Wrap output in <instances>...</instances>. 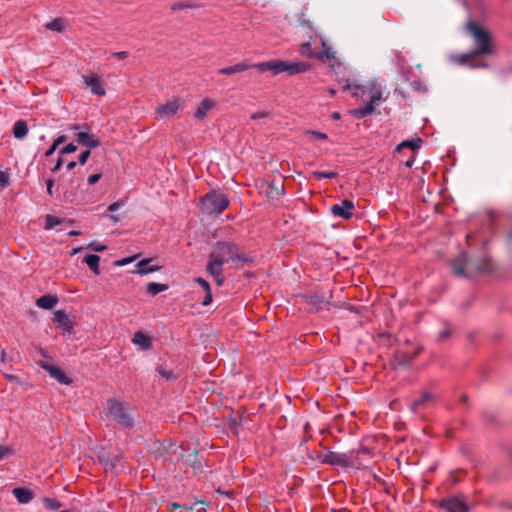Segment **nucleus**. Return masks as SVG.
I'll return each mask as SVG.
<instances>
[{"instance_id": "nucleus-1", "label": "nucleus", "mask_w": 512, "mask_h": 512, "mask_svg": "<svg viewBox=\"0 0 512 512\" xmlns=\"http://www.w3.org/2000/svg\"><path fill=\"white\" fill-rule=\"evenodd\" d=\"M236 253V244L232 241H218L212 246L206 272L211 275L218 286H222L225 280L223 265L232 261Z\"/></svg>"}, {"instance_id": "nucleus-2", "label": "nucleus", "mask_w": 512, "mask_h": 512, "mask_svg": "<svg viewBox=\"0 0 512 512\" xmlns=\"http://www.w3.org/2000/svg\"><path fill=\"white\" fill-rule=\"evenodd\" d=\"M474 48L458 57V63L472 68L487 67L488 65L477 58L495 53L493 34H471Z\"/></svg>"}, {"instance_id": "nucleus-3", "label": "nucleus", "mask_w": 512, "mask_h": 512, "mask_svg": "<svg viewBox=\"0 0 512 512\" xmlns=\"http://www.w3.org/2000/svg\"><path fill=\"white\" fill-rule=\"evenodd\" d=\"M253 67L261 72L270 71L273 75L286 72L290 76L305 73L311 69V65L306 62H290L284 60H270L254 63Z\"/></svg>"}, {"instance_id": "nucleus-4", "label": "nucleus", "mask_w": 512, "mask_h": 512, "mask_svg": "<svg viewBox=\"0 0 512 512\" xmlns=\"http://www.w3.org/2000/svg\"><path fill=\"white\" fill-rule=\"evenodd\" d=\"M325 452L309 454L310 459L317 460L321 464L340 466V467H353L355 465V451L351 450L346 453L333 452L324 448Z\"/></svg>"}, {"instance_id": "nucleus-5", "label": "nucleus", "mask_w": 512, "mask_h": 512, "mask_svg": "<svg viewBox=\"0 0 512 512\" xmlns=\"http://www.w3.org/2000/svg\"><path fill=\"white\" fill-rule=\"evenodd\" d=\"M230 205L228 197L215 190H211L201 198V210L204 214L219 215Z\"/></svg>"}, {"instance_id": "nucleus-6", "label": "nucleus", "mask_w": 512, "mask_h": 512, "mask_svg": "<svg viewBox=\"0 0 512 512\" xmlns=\"http://www.w3.org/2000/svg\"><path fill=\"white\" fill-rule=\"evenodd\" d=\"M108 415L124 428H132L135 424L133 416L130 415L128 405L116 398L107 400Z\"/></svg>"}, {"instance_id": "nucleus-7", "label": "nucleus", "mask_w": 512, "mask_h": 512, "mask_svg": "<svg viewBox=\"0 0 512 512\" xmlns=\"http://www.w3.org/2000/svg\"><path fill=\"white\" fill-rule=\"evenodd\" d=\"M437 507L446 512H470L473 506L468 503L464 494L458 493L439 500Z\"/></svg>"}, {"instance_id": "nucleus-8", "label": "nucleus", "mask_w": 512, "mask_h": 512, "mask_svg": "<svg viewBox=\"0 0 512 512\" xmlns=\"http://www.w3.org/2000/svg\"><path fill=\"white\" fill-rule=\"evenodd\" d=\"M298 297L308 305L309 312L316 313L330 304L332 292L328 291L327 293H319L318 291H315L312 293H301Z\"/></svg>"}, {"instance_id": "nucleus-9", "label": "nucleus", "mask_w": 512, "mask_h": 512, "mask_svg": "<svg viewBox=\"0 0 512 512\" xmlns=\"http://www.w3.org/2000/svg\"><path fill=\"white\" fill-rule=\"evenodd\" d=\"M329 62L330 72L335 76L336 81L339 84L343 85V90H352L359 89L360 86L356 84H352L350 82V77L347 75V69L343 65V63L336 58L334 55V59H331Z\"/></svg>"}, {"instance_id": "nucleus-10", "label": "nucleus", "mask_w": 512, "mask_h": 512, "mask_svg": "<svg viewBox=\"0 0 512 512\" xmlns=\"http://www.w3.org/2000/svg\"><path fill=\"white\" fill-rule=\"evenodd\" d=\"M320 41L323 47L322 51L315 52L311 47V42H306L301 44L299 48L300 54L304 57L320 61H330L331 59H334V51H332L323 38H321Z\"/></svg>"}, {"instance_id": "nucleus-11", "label": "nucleus", "mask_w": 512, "mask_h": 512, "mask_svg": "<svg viewBox=\"0 0 512 512\" xmlns=\"http://www.w3.org/2000/svg\"><path fill=\"white\" fill-rule=\"evenodd\" d=\"M176 360L170 357L169 362L165 361L156 366L155 371L167 382H175L184 373V368L175 365Z\"/></svg>"}, {"instance_id": "nucleus-12", "label": "nucleus", "mask_w": 512, "mask_h": 512, "mask_svg": "<svg viewBox=\"0 0 512 512\" xmlns=\"http://www.w3.org/2000/svg\"><path fill=\"white\" fill-rule=\"evenodd\" d=\"M81 179L72 173L66 180H64L57 190L61 189L64 201L74 203L77 200V192L80 188Z\"/></svg>"}, {"instance_id": "nucleus-13", "label": "nucleus", "mask_w": 512, "mask_h": 512, "mask_svg": "<svg viewBox=\"0 0 512 512\" xmlns=\"http://www.w3.org/2000/svg\"><path fill=\"white\" fill-rule=\"evenodd\" d=\"M80 128V124H74L70 127V129L75 132L77 144L87 147L88 149L97 148L101 145L100 138L97 135L87 131H79Z\"/></svg>"}, {"instance_id": "nucleus-14", "label": "nucleus", "mask_w": 512, "mask_h": 512, "mask_svg": "<svg viewBox=\"0 0 512 512\" xmlns=\"http://www.w3.org/2000/svg\"><path fill=\"white\" fill-rule=\"evenodd\" d=\"M354 209L355 205L353 201L344 199L341 201V203L332 205L330 211L335 217L350 219L353 216Z\"/></svg>"}, {"instance_id": "nucleus-15", "label": "nucleus", "mask_w": 512, "mask_h": 512, "mask_svg": "<svg viewBox=\"0 0 512 512\" xmlns=\"http://www.w3.org/2000/svg\"><path fill=\"white\" fill-rule=\"evenodd\" d=\"M53 324L61 328L64 333L71 334L74 329V323L64 310H57L53 313Z\"/></svg>"}, {"instance_id": "nucleus-16", "label": "nucleus", "mask_w": 512, "mask_h": 512, "mask_svg": "<svg viewBox=\"0 0 512 512\" xmlns=\"http://www.w3.org/2000/svg\"><path fill=\"white\" fill-rule=\"evenodd\" d=\"M40 367L49 373V375L56 379L60 384L69 385L72 380L66 375V373L59 368L58 366H55L53 364H50L46 361H40L39 362Z\"/></svg>"}, {"instance_id": "nucleus-17", "label": "nucleus", "mask_w": 512, "mask_h": 512, "mask_svg": "<svg viewBox=\"0 0 512 512\" xmlns=\"http://www.w3.org/2000/svg\"><path fill=\"white\" fill-rule=\"evenodd\" d=\"M421 350V348H418L411 353L403 350H397L393 356V365L409 366L414 361V359L420 354Z\"/></svg>"}, {"instance_id": "nucleus-18", "label": "nucleus", "mask_w": 512, "mask_h": 512, "mask_svg": "<svg viewBox=\"0 0 512 512\" xmlns=\"http://www.w3.org/2000/svg\"><path fill=\"white\" fill-rule=\"evenodd\" d=\"M468 266V254L466 252H461L455 259L451 262V267L454 275L462 278L468 277L466 273V267Z\"/></svg>"}, {"instance_id": "nucleus-19", "label": "nucleus", "mask_w": 512, "mask_h": 512, "mask_svg": "<svg viewBox=\"0 0 512 512\" xmlns=\"http://www.w3.org/2000/svg\"><path fill=\"white\" fill-rule=\"evenodd\" d=\"M436 400V396L429 391H422L419 398L415 399L411 405L410 410L413 413H417L420 409L428 406L430 403Z\"/></svg>"}, {"instance_id": "nucleus-20", "label": "nucleus", "mask_w": 512, "mask_h": 512, "mask_svg": "<svg viewBox=\"0 0 512 512\" xmlns=\"http://www.w3.org/2000/svg\"><path fill=\"white\" fill-rule=\"evenodd\" d=\"M180 107H181L180 100L173 99V100L166 102L163 105H160L156 111L161 117L170 118L178 112Z\"/></svg>"}, {"instance_id": "nucleus-21", "label": "nucleus", "mask_w": 512, "mask_h": 512, "mask_svg": "<svg viewBox=\"0 0 512 512\" xmlns=\"http://www.w3.org/2000/svg\"><path fill=\"white\" fill-rule=\"evenodd\" d=\"M84 83L91 88V92L98 96L105 95L106 91L103 84L97 75L86 76L83 75Z\"/></svg>"}, {"instance_id": "nucleus-22", "label": "nucleus", "mask_w": 512, "mask_h": 512, "mask_svg": "<svg viewBox=\"0 0 512 512\" xmlns=\"http://www.w3.org/2000/svg\"><path fill=\"white\" fill-rule=\"evenodd\" d=\"M254 68L252 63H249L247 60L239 62L235 65L220 68L217 70V74L219 75H232L235 73L243 72L248 69Z\"/></svg>"}, {"instance_id": "nucleus-23", "label": "nucleus", "mask_w": 512, "mask_h": 512, "mask_svg": "<svg viewBox=\"0 0 512 512\" xmlns=\"http://www.w3.org/2000/svg\"><path fill=\"white\" fill-rule=\"evenodd\" d=\"M453 333V325L449 321L443 320L441 322V328L436 335V341L438 343L445 342L452 337Z\"/></svg>"}, {"instance_id": "nucleus-24", "label": "nucleus", "mask_w": 512, "mask_h": 512, "mask_svg": "<svg viewBox=\"0 0 512 512\" xmlns=\"http://www.w3.org/2000/svg\"><path fill=\"white\" fill-rule=\"evenodd\" d=\"M215 106V102L212 99L205 98L203 99L196 111L194 112V117L198 120H202L206 117L207 113Z\"/></svg>"}, {"instance_id": "nucleus-25", "label": "nucleus", "mask_w": 512, "mask_h": 512, "mask_svg": "<svg viewBox=\"0 0 512 512\" xmlns=\"http://www.w3.org/2000/svg\"><path fill=\"white\" fill-rule=\"evenodd\" d=\"M132 342L136 345H139L142 350H149L152 347L151 337L142 331H137L134 333Z\"/></svg>"}, {"instance_id": "nucleus-26", "label": "nucleus", "mask_w": 512, "mask_h": 512, "mask_svg": "<svg viewBox=\"0 0 512 512\" xmlns=\"http://www.w3.org/2000/svg\"><path fill=\"white\" fill-rule=\"evenodd\" d=\"M13 495L22 504L29 503L34 498V492L28 488L18 487L13 489Z\"/></svg>"}, {"instance_id": "nucleus-27", "label": "nucleus", "mask_w": 512, "mask_h": 512, "mask_svg": "<svg viewBox=\"0 0 512 512\" xmlns=\"http://www.w3.org/2000/svg\"><path fill=\"white\" fill-rule=\"evenodd\" d=\"M152 259H143L136 264L137 269L134 273H138L140 275H146L149 273L156 272L160 269L158 265H150Z\"/></svg>"}, {"instance_id": "nucleus-28", "label": "nucleus", "mask_w": 512, "mask_h": 512, "mask_svg": "<svg viewBox=\"0 0 512 512\" xmlns=\"http://www.w3.org/2000/svg\"><path fill=\"white\" fill-rule=\"evenodd\" d=\"M473 268L477 273L483 274L492 272L494 266L492 263V259L486 256L479 259L475 264H473Z\"/></svg>"}, {"instance_id": "nucleus-29", "label": "nucleus", "mask_w": 512, "mask_h": 512, "mask_svg": "<svg viewBox=\"0 0 512 512\" xmlns=\"http://www.w3.org/2000/svg\"><path fill=\"white\" fill-rule=\"evenodd\" d=\"M58 303V297L56 295H43L36 300V305L39 308L50 310Z\"/></svg>"}, {"instance_id": "nucleus-30", "label": "nucleus", "mask_w": 512, "mask_h": 512, "mask_svg": "<svg viewBox=\"0 0 512 512\" xmlns=\"http://www.w3.org/2000/svg\"><path fill=\"white\" fill-rule=\"evenodd\" d=\"M45 28L52 31L61 32L69 28L68 22L64 18H55L45 24Z\"/></svg>"}, {"instance_id": "nucleus-31", "label": "nucleus", "mask_w": 512, "mask_h": 512, "mask_svg": "<svg viewBox=\"0 0 512 512\" xmlns=\"http://www.w3.org/2000/svg\"><path fill=\"white\" fill-rule=\"evenodd\" d=\"M375 107L371 103H366L363 107L355 108L350 111V114L356 119H363L366 116L372 114Z\"/></svg>"}, {"instance_id": "nucleus-32", "label": "nucleus", "mask_w": 512, "mask_h": 512, "mask_svg": "<svg viewBox=\"0 0 512 512\" xmlns=\"http://www.w3.org/2000/svg\"><path fill=\"white\" fill-rule=\"evenodd\" d=\"M185 462L191 466L195 471L202 472L203 464L198 458V451L196 449L185 457Z\"/></svg>"}, {"instance_id": "nucleus-33", "label": "nucleus", "mask_w": 512, "mask_h": 512, "mask_svg": "<svg viewBox=\"0 0 512 512\" xmlns=\"http://www.w3.org/2000/svg\"><path fill=\"white\" fill-rule=\"evenodd\" d=\"M83 262L89 266L94 274L99 275L101 273L99 268L100 257L98 255L88 254L84 257Z\"/></svg>"}, {"instance_id": "nucleus-34", "label": "nucleus", "mask_w": 512, "mask_h": 512, "mask_svg": "<svg viewBox=\"0 0 512 512\" xmlns=\"http://www.w3.org/2000/svg\"><path fill=\"white\" fill-rule=\"evenodd\" d=\"M28 134V125L24 120H18L13 126V135L17 139H23Z\"/></svg>"}, {"instance_id": "nucleus-35", "label": "nucleus", "mask_w": 512, "mask_h": 512, "mask_svg": "<svg viewBox=\"0 0 512 512\" xmlns=\"http://www.w3.org/2000/svg\"><path fill=\"white\" fill-rule=\"evenodd\" d=\"M423 141L421 138H416L414 140H404L400 144L397 145L395 151H400L403 148H410L411 150L419 149L422 145Z\"/></svg>"}, {"instance_id": "nucleus-36", "label": "nucleus", "mask_w": 512, "mask_h": 512, "mask_svg": "<svg viewBox=\"0 0 512 512\" xmlns=\"http://www.w3.org/2000/svg\"><path fill=\"white\" fill-rule=\"evenodd\" d=\"M120 458L116 456L113 459L100 457V462L104 464L105 470L112 471L114 473H117V463L119 462Z\"/></svg>"}, {"instance_id": "nucleus-37", "label": "nucleus", "mask_w": 512, "mask_h": 512, "mask_svg": "<svg viewBox=\"0 0 512 512\" xmlns=\"http://www.w3.org/2000/svg\"><path fill=\"white\" fill-rule=\"evenodd\" d=\"M63 222H65V219L58 218V217H56L54 215L48 214V215L45 216V226H44V228L46 230H50V229H53L54 227H56L57 225H59V224H61Z\"/></svg>"}, {"instance_id": "nucleus-38", "label": "nucleus", "mask_w": 512, "mask_h": 512, "mask_svg": "<svg viewBox=\"0 0 512 512\" xmlns=\"http://www.w3.org/2000/svg\"><path fill=\"white\" fill-rule=\"evenodd\" d=\"M252 261H253V258L251 256H249L248 254L241 252L238 245L236 244V253H235V255H233L232 262L245 264V263H250Z\"/></svg>"}, {"instance_id": "nucleus-39", "label": "nucleus", "mask_w": 512, "mask_h": 512, "mask_svg": "<svg viewBox=\"0 0 512 512\" xmlns=\"http://www.w3.org/2000/svg\"><path fill=\"white\" fill-rule=\"evenodd\" d=\"M168 289L167 284L155 283L151 282L147 285V292L152 296L157 295L160 292L166 291Z\"/></svg>"}, {"instance_id": "nucleus-40", "label": "nucleus", "mask_w": 512, "mask_h": 512, "mask_svg": "<svg viewBox=\"0 0 512 512\" xmlns=\"http://www.w3.org/2000/svg\"><path fill=\"white\" fill-rule=\"evenodd\" d=\"M43 505L48 510H58L62 507V503L54 498L44 497Z\"/></svg>"}, {"instance_id": "nucleus-41", "label": "nucleus", "mask_w": 512, "mask_h": 512, "mask_svg": "<svg viewBox=\"0 0 512 512\" xmlns=\"http://www.w3.org/2000/svg\"><path fill=\"white\" fill-rule=\"evenodd\" d=\"M312 175L317 180H321V179H334V178L338 177V173L335 172V171H328V172L314 171V172H312Z\"/></svg>"}, {"instance_id": "nucleus-42", "label": "nucleus", "mask_w": 512, "mask_h": 512, "mask_svg": "<svg viewBox=\"0 0 512 512\" xmlns=\"http://www.w3.org/2000/svg\"><path fill=\"white\" fill-rule=\"evenodd\" d=\"M305 134L310 136L311 140H326L328 138L326 133L315 130H306Z\"/></svg>"}, {"instance_id": "nucleus-43", "label": "nucleus", "mask_w": 512, "mask_h": 512, "mask_svg": "<svg viewBox=\"0 0 512 512\" xmlns=\"http://www.w3.org/2000/svg\"><path fill=\"white\" fill-rule=\"evenodd\" d=\"M76 150H77V145H75V143L71 142V143L67 144L65 147L61 148L59 150V154L60 155L70 154V153H74Z\"/></svg>"}, {"instance_id": "nucleus-44", "label": "nucleus", "mask_w": 512, "mask_h": 512, "mask_svg": "<svg viewBox=\"0 0 512 512\" xmlns=\"http://www.w3.org/2000/svg\"><path fill=\"white\" fill-rule=\"evenodd\" d=\"M90 155H91V149H86V150L82 151L80 153V155L78 156V163L80 165H85L87 160L89 159Z\"/></svg>"}, {"instance_id": "nucleus-45", "label": "nucleus", "mask_w": 512, "mask_h": 512, "mask_svg": "<svg viewBox=\"0 0 512 512\" xmlns=\"http://www.w3.org/2000/svg\"><path fill=\"white\" fill-rule=\"evenodd\" d=\"M10 184V176L6 171L0 170V186L7 187Z\"/></svg>"}, {"instance_id": "nucleus-46", "label": "nucleus", "mask_w": 512, "mask_h": 512, "mask_svg": "<svg viewBox=\"0 0 512 512\" xmlns=\"http://www.w3.org/2000/svg\"><path fill=\"white\" fill-rule=\"evenodd\" d=\"M411 87L414 91H417L420 93H425L427 91L426 87L419 80L412 81Z\"/></svg>"}, {"instance_id": "nucleus-47", "label": "nucleus", "mask_w": 512, "mask_h": 512, "mask_svg": "<svg viewBox=\"0 0 512 512\" xmlns=\"http://www.w3.org/2000/svg\"><path fill=\"white\" fill-rule=\"evenodd\" d=\"M101 177H102V173L101 172H96L94 174H91L87 178V183L89 185H94V184H96L101 179Z\"/></svg>"}, {"instance_id": "nucleus-48", "label": "nucleus", "mask_w": 512, "mask_h": 512, "mask_svg": "<svg viewBox=\"0 0 512 512\" xmlns=\"http://www.w3.org/2000/svg\"><path fill=\"white\" fill-rule=\"evenodd\" d=\"M271 188H273L278 195H283L285 193V188L283 183L278 182H272L270 185Z\"/></svg>"}, {"instance_id": "nucleus-49", "label": "nucleus", "mask_w": 512, "mask_h": 512, "mask_svg": "<svg viewBox=\"0 0 512 512\" xmlns=\"http://www.w3.org/2000/svg\"><path fill=\"white\" fill-rule=\"evenodd\" d=\"M106 248H107L106 245H101V244H98L95 242L90 243L87 247V249L93 250L95 252H102V251L106 250Z\"/></svg>"}, {"instance_id": "nucleus-50", "label": "nucleus", "mask_w": 512, "mask_h": 512, "mask_svg": "<svg viewBox=\"0 0 512 512\" xmlns=\"http://www.w3.org/2000/svg\"><path fill=\"white\" fill-rule=\"evenodd\" d=\"M195 282L198 283L204 291L211 289L209 282L202 277L195 278Z\"/></svg>"}, {"instance_id": "nucleus-51", "label": "nucleus", "mask_w": 512, "mask_h": 512, "mask_svg": "<svg viewBox=\"0 0 512 512\" xmlns=\"http://www.w3.org/2000/svg\"><path fill=\"white\" fill-rule=\"evenodd\" d=\"M467 28H468L469 32H475V33L485 32L479 25H477L476 23H474L472 21L467 23Z\"/></svg>"}, {"instance_id": "nucleus-52", "label": "nucleus", "mask_w": 512, "mask_h": 512, "mask_svg": "<svg viewBox=\"0 0 512 512\" xmlns=\"http://www.w3.org/2000/svg\"><path fill=\"white\" fill-rule=\"evenodd\" d=\"M211 302H212V291L210 289V290L205 291V296H204L201 304L203 306H208L209 304H211Z\"/></svg>"}, {"instance_id": "nucleus-53", "label": "nucleus", "mask_w": 512, "mask_h": 512, "mask_svg": "<svg viewBox=\"0 0 512 512\" xmlns=\"http://www.w3.org/2000/svg\"><path fill=\"white\" fill-rule=\"evenodd\" d=\"M46 185H47V193L50 195V196H53L54 195V185H55V179L54 178H49L47 181H46Z\"/></svg>"}, {"instance_id": "nucleus-54", "label": "nucleus", "mask_w": 512, "mask_h": 512, "mask_svg": "<svg viewBox=\"0 0 512 512\" xmlns=\"http://www.w3.org/2000/svg\"><path fill=\"white\" fill-rule=\"evenodd\" d=\"M4 377L10 382L16 383L17 385H22L20 378L16 375L4 373Z\"/></svg>"}, {"instance_id": "nucleus-55", "label": "nucleus", "mask_w": 512, "mask_h": 512, "mask_svg": "<svg viewBox=\"0 0 512 512\" xmlns=\"http://www.w3.org/2000/svg\"><path fill=\"white\" fill-rule=\"evenodd\" d=\"M63 163H64V159H63L62 155H60V156L58 157L57 161H56V164H55V165H54V167L51 169V172H52V173H57V172L61 169V167H62Z\"/></svg>"}, {"instance_id": "nucleus-56", "label": "nucleus", "mask_w": 512, "mask_h": 512, "mask_svg": "<svg viewBox=\"0 0 512 512\" xmlns=\"http://www.w3.org/2000/svg\"><path fill=\"white\" fill-rule=\"evenodd\" d=\"M268 115L269 114L265 111H258L251 115V119L257 120V119H261V118H266V117H268Z\"/></svg>"}, {"instance_id": "nucleus-57", "label": "nucleus", "mask_w": 512, "mask_h": 512, "mask_svg": "<svg viewBox=\"0 0 512 512\" xmlns=\"http://www.w3.org/2000/svg\"><path fill=\"white\" fill-rule=\"evenodd\" d=\"M381 96H382L381 92H379V91L374 92V93L371 95V99H370V101H369L368 103H371V104L374 106V104H375L378 100H380V99H381Z\"/></svg>"}, {"instance_id": "nucleus-58", "label": "nucleus", "mask_w": 512, "mask_h": 512, "mask_svg": "<svg viewBox=\"0 0 512 512\" xmlns=\"http://www.w3.org/2000/svg\"><path fill=\"white\" fill-rule=\"evenodd\" d=\"M8 455H10V449L0 445V460L4 459Z\"/></svg>"}, {"instance_id": "nucleus-59", "label": "nucleus", "mask_w": 512, "mask_h": 512, "mask_svg": "<svg viewBox=\"0 0 512 512\" xmlns=\"http://www.w3.org/2000/svg\"><path fill=\"white\" fill-rule=\"evenodd\" d=\"M133 259H134L133 257L124 258V259L116 261L115 265L124 266V265L130 263L131 261H133Z\"/></svg>"}, {"instance_id": "nucleus-60", "label": "nucleus", "mask_w": 512, "mask_h": 512, "mask_svg": "<svg viewBox=\"0 0 512 512\" xmlns=\"http://www.w3.org/2000/svg\"><path fill=\"white\" fill-rule=\"evenodd\" d=\"M67 141L66 135H59L55 140L54 143L59 147L61 144L65 143Z\"/></svg>"}, {"instance_id": "nucleus-61", "label": "nucleus", "mask_w": 512, "mask_h": 512, "mask_svg": "<svg viewBox=\"0 0 512 512\" xmlns=\"http://www.w3.org/2000/svg\"><path fill=\"white\" fill-rule=\"evenodd\" d=\"M58 146L53 142L49 149L45 152L46 157H50L57 150Z\"/></svg>"}, {"instance_id": "nucleus-62", "label": "nucleus", "mask_w": 512, "mask_h": 512, "mask_svg": "<svg viewBox=\"0 0 512 512\" xmlns=\"http://www.w3.org/2000/svg\"><path fill=\"white\" fill-rule=\"evenodd\" d=\"M128 52L127 51H119V52H115L113 53L112 55L117 57L118 59H125L128 57Z\"/></svg>"}, {"instance_id": "nucleus-63", "label": "nucleus", "mask_w": 512, "mask_h": 512, "mask_svg": "<svg viewBox=\"0 0 512 512\" xmlns=\"http://www.w3.org/2000/svg\"><path fill=\"white\" fill-rule=\"evenodd\" d=\"M121 206L120 202H114L108 206V211L115 212L117 211Z\"/></svg>"}, {"instance_id": "nucleus-64", "label": "nucleus", "mask_w": 512, "mask_h": 512, "mask_svg": "<svg viewBox=\"0 0 512 512\" xmlns=\"http://www.w3.org/2000/svg\"><path fill=\"white\" fill-rule=\"evenodd\" d=\"M415 157L414 155H411L409 159L404 163L407 168H411L414 164Z\"/></svg>"}]
</instances>
